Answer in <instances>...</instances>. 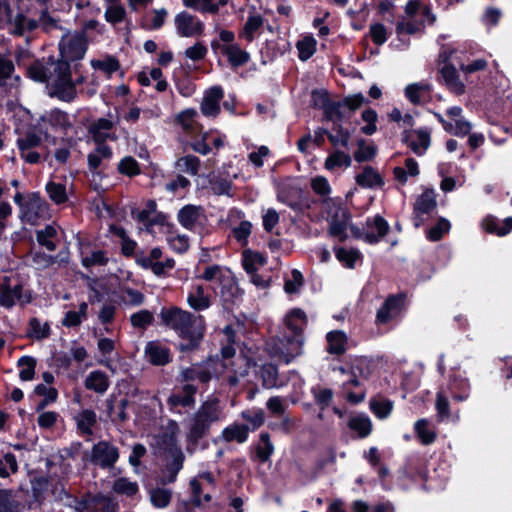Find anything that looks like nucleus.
Returning <instances> with one entry per match:
<instances>
[{
    "label": "nucleus",
    "mask_w": 512,
    "mask_h": 512,
    "mask_svg": "<svg viewBox=\"0 0 512 512\" xmlns=\"http://www.w3.org/2000/svg\"><path fill=\"white\" fill-rule=\"evenodd\" d=\"M72 69L65 60L48 59L46 65L40 62L28 69L29 76L38 82H46L48 95L60 101L72 102L76 98V85L83 82V77L72 79Z\"/></svg>",
    "instance_id": "f257e3e1"
},
{
    "label": "nucleus",
    "mask_w": 512,
    "mask_h": 512,
    "mask_svg": "<svg viewBox=\"0 0 512 512\" xmlns=\"http://www.w3.org/2000/svg\"><path fill=\"white\" fill-rule=\"evenodd\" d=\"M306 324V315L300 309L290 311L285 317V331L275 346V355L288 364L302 353V330Z\"/></svg>",
    "instance_id": "f03ea898"
},
{
    "label": "nucleus",
    "mask_w": 512,
    "mask_h": 512,
    "mask_svg": "<svg viewBox=\"0 0 512 512\" xmlns=\"http://www.w3.org/2000/svg\"><path fill=\"white\" fill-rule=\"evenodd\" d=\"M160 317L166 326L176 331L183 339L190 341L188 345H181L182 350L195 347L203 336V327L200 324L201 316H194L188 311L173 307L163 309Z\"/></svg>",
    "instance_id": "7ed1b4c3"
},
{
    "label": "nucleus",
    "mask_w": 512,
    "mask_h": 512,
    "mask_svg": "<svg viewBox=\"0 0 512 512\" xmlns=\"http://www.w3.org/2000/svg\"><path fill=\"white\" fill-rule=\"evenodd\" d=\"M223 417L222 408L216 398L204 401L187 420V440L197 443L209 431L212 424Z\"/></svg>",
    "instance_id": "20e7f679"
},
{
    "label": "nucleus",
    "mask_w": 512,
    "mask_h": 512,
    "mask_svg": "<svg viewBox=\"0 0 512 512\" xmlns=\"http://www.w3.org/2000/svg\"><path fill=\"white\" fill-rule=\"evenodd\" d=\"M434 21L435 16L428 6L419 0H410L405 6V16L396 24V33L398 35L415 34L420 32L426 23L431 24Z\"/></svg>",
    "instance_id": "39448f33"
},
{
    "label": "nucleus",
    "mask_w": 512,
    "mask_h": 512,
    "mask_svg": "<svg viewBox=\"0 0 512 512\" xmlns=\"http://www.w3.org/2000/svg\"><path fill=\"white\" fill-rule=\"evenodd\" d=\"M324 209L327 213L329 222V234L344 241L348 237L347 230L354 227L350 224L351 215L349 211L342 206L340 200L328 198L324 201Z\"/></svg>",
    "instance_id": "423d86ee"
},
{
    "label": "nucleus",
    "mask_w": 512,
    "mask_h": 512,
    "mask_svg": "<svg viewBox=\"0 0 512 512\" xmlns=\"http://www.w3.org/2000/svg\"><path fill=\"white\" fill-rule=\"evenodd\" d=\"M87 50L85 35L79 32H68L62 36L59 42L60 59L66 63H74L73 70L77 71L80 61Z\"/></svg>",
    "instance_id": "0eeeda50"
},
{
    "label": "nucleus",
    "mask_w": 512,
    "mask_h": 512,
    "mask_svg": "<svg viewBox=\"0 0 512 512\" xmlns=\"http://www.w3.org/2000/svg\"><path fill=\"white\" fill-rule=\"evenodd\" d=\"M388 230V222L380 215L368 218L362 229L351 227L353 237L363 239L369 244L379 242L387 234Z\"/></svg>",
    "instance_id": "6e6552de"
},
{
    "label": "nucleus",
    "mask_w": 512,
    "mask_h": 512,
    "mask_svg": "<svg viewBox=\"0 0 512 512\" xmlns=\"http://www.w3.org/2000/svg\"><path fill=\"white\" fill-rule=\"evenodd\" d=\"M14 4L15 0H0V25L11 34L23 35L24 16L12 9Z\"/></svg>",
    "instance_id": "1a4fd4ad"
},
{
    "label": "nucleus",
    "mask_w": 512,
    "mask_h": 512,
    "mask_svg": "<svg viewBox=\"0 0 512 512\" xmlns=\"http://www.w3.org/2000/svg\"><path fill=\"white\" fill-rule=\"evenodd\" d=\"M118 504L104 494H88L76 504L78 512H116Z\"/></svg>",
    "instance_id": "9d476101"
},
{
    "label": "nucleus",
    "mask_w": 512,
    "mask_h": 512,
    "mask_svg": "<svg viewBox=\"0 0 512 512\" xmlns=\"http://www.w3.org/2000/svg\"><path fill=\"white\" fill-rule=\"evenodd\" d=\"M118 458V448L108 441H100L93 445L90 452L91 463L98 465L103 469L113 467Z\"/></svg>",
    "instance_id": "9b49d317"
},
{
    "label": "nucleus",
    "mask_w": 512,
    "mask_h": 512,
    "mask_svg": "<svg viewBox=\"0 0 512 512\" xmlns=\"http://www.w3.org/2000/svg\"><path fill=\"white\" fill-rule=\"evenodd\" d=\"M31 294L23 292L22 284H16L13 287L9 284V279L5 278L0 284V304L5 308H12L15 304L25 305L31 302Z\"/></svg>",
    "instance_id": "f8f14e48"
},
{
    "label": "nucleus",
    "mask_w": 512,
    "mask_h": 512,
    "mask_svg": "<svg viewBox=\"0 0 512 512\" xmlns=\"http://www.w3.org/2000/svg\"><path fill=\"white\" fill-rule=\"evenodd\" d=\"M174 25L180 37L193 38L203 34L204 24L196 16L186 11L176 14Z\"/></svg>",
    "instance_id": "ddd939ff"
},
{
    "label": "nucleus",
    "mask_w": 512,
    "mask_h": 512,
    "mask_svg": "<svg viewBox=\"0 0 512 512\" xmlns=\"http://www.w3.org/2000/svg\"><path fill=\"white\" fill-rule=\"evenodd\" d=\"M177 220L185 229L193 231L204 226L206 215L201 206L188 204L179 210Z\"/></svg>",
    "instance_id": "4468645a"
},
{
    "label": "nucleus",
    "mask_w": 512,
    "mask_h": 512,
    "mask_svg": "<svg viewBox=\"0 0 512 512\" xmlns=\"http://www.w3.org/2000/svg\"><path fill=\"white\" fill-rule=\"evenodd\" d=\"M48 214L47 203L39 196L33 195L21 205V218L25 222L35 225Z\"/></svg>",
    "instance_id": "2eb2a0df"
},
{
    "label": "nucleus",
    "mask_w": 512,
    "mask_h": 512,
    "mask_svg": "<svg viewBox=\"0 0 512 512\" xmlns=\"http://www.w3.org/2000/svg\"><path fill=\"white\" fill-rule=\"evenodd\" d=\"M217 366H219V362L213 360H209L204 364H194L183 369L181 377L184 381L198 380L202 383H207L212 379Z\"/></svg>",
    "instance_id": "dca6fc26"
},
{
    "label": "nucleus",
    "mask_w": 512,
    "mask_h": 512,
    "mask_svg": "<svg viewBox=\"0 0 512 512\" xmlns=\"http://www.w3.org/2000/svg\"><path fill=\"white\" fill-rule=\"evenodd\" d=\"M437 202L433 189H426L414 204V225L419 227L424 223V216L436 209Z\"/></svg>",
    "instance_id": "f3484780"
},
{
    "label": "nucleus",
    "mask_w": 512,
    "mask_h": 512,
    "mask_svg": "<svg viewBox=\"0 0 512 512\" xmlns=\"http://www.w3.org/2000/svg\"><path fill=\"white\" fill-rule=\"evenodd\" d=\"M224 96L220 86H213L205 91L200 110L207 117H216L220 112V101Z\"/></svg>",
    "instance_id": "a211bd4d"
},
{
    "label": "nucleus",
    "mask_w": 512,
    "mask_h": 512,
    "mask_svg": "<svg viewBox=\"0 0 512 512\" xmlns=\"http://www.w3.org/2000/svg\"><path fill=\"white\" fill-rule=\"evenodd\" d=\"M114 121L110 118H99L89 126V133L96 144H104L106 140H116L113 132Z\"/></svg>",
    "instance_id": "6ab92c4d"
},
{
    "label": "nucleus",
    "mask_w": 512,
    "mask_h": 512,
    "mask_svg": "<svg viewBox=\"0 0 512 512\" xmlns=\"http://www.w3.org/2000/svg\"><path fill=\"white\" fill-rule=\"evenodd\" d=\"M404 141L415 154L422 156L430 146V132L427 129L407 132Z\"/></svg>",
    "instance_id": "aec40b11"
},
{
    "label": "nucleus",
    "mask_w": 512,
    "mask_h": 512,
    "mask_svg": "<svg viewBox=\"0 0 512 512\" xmlns=\"http://www.w3.org/2000/svg\"><path fill=\"white\" fill-rule=\"evenodd\" d=\"M402 296H390L377 311L376 321L379 324H386L396 318L402 309Z\"/></svg>",
    "instance_id": "412c9836"
},
{
    "label": "nucleus",
    "mask_w": 512,
    "mask_h": 512,
    "mask_svg": "<svg viewBox=\"0 0 512 512\" xmlns=\"http://www.w3.org/2000/svg\"><path fill=\"white\" fill-rule=\"evenodd\" d=\"M219 366L230 370V374L227 376V381L230 386H236L240 379L244 378L248 374L250 361L244 356H238L229 364H221L219 362Z\"/></svg>",
    "instance_id": "4be33fe9"
},
{
    "label": "nucleus",
    "mask_w": 512,
    "mask_h": 512,
    "mask_svg": "<svg viewBox=\"0 0 512 512\" xmlns=\"http://www.w3.org/2000/svg\"><path fill=\"white\" fill-rule=\"evenodd\" d=\"M145 356L153 365L161 366L170 361L169 349L157 341H151L146 344Z\"/></svg>",
    "instance_id": "5701e85b"
},
{
    "label": "nucleus",
    "mask_w": 512,
    "mask_h": 512,
    "mask_svg": "<svg viewBox=\"0 0 512 512\" xmlns=\"http://www.w3.org/2000/svg\"><path fill=\"white\" fill-rule=\"evenodd\" d=\"M187 303L193 310L203 311L211 306V299L202 285H194L188 293Z\"/></svg>",
    "instance_id": "b1692460"
},
{
    "label": "nucleus",
    "mask_w": 512,
    "mask_h": 512,
    "mask_svg": "<svg viewBox=\"0 0 512 512\" xmlns=\"http://www.w3.org/2000/svg\"><path fill=\"white\" fill-rule=\"evenodd\" d=\"M362 364L361 360H356L349 368H338V371L345 377L342 382L344 390H350L352 387L360 386V378L364 376V371L361 368Z\"/></svg>",
    "instance_id": "393cba45"
},
{
    "label": "nucleus",
    "mask_w": 512,
    "mask_h": 512,
    "mask_svg": "<svg viewBox=\"0 0 512 512\" xmlns=\"http://www.w3.org/2000/svg\"><path fill=\"white\" fill-rule=\"evenodd\" d=\"M197 392V387L192 384H185L181 391L175 392L171 394L168 398V403L172 407L182 406V407H190L195 403V394Z\"/></svg>",
    "instance_id": "a878e982"
},
{
    "label": "nucleus",
    "mask_w": 512,
    "mask_h": 512,
    "mask_svg": "<svg viewBox=\"0 0 512 512\" xmlns=\"http://www.w3.org/2000/svg\"><path fill=\"white\" fill-rule=\"evenodd\" d=\"M441 76L448 89L456 95L465 92V85L460 80V76L453 65H444L441 69Z\"/></svg>",
    "instance_id": "bb28decb"
},
{
    "label": "nucleus",
    "mask_w": 512,
    "mask_h": 512,
    "mask_svg": "<svg viewBox=\"0 0 512 512\" xmlns=\"http://www.w3.org/2000/svg\"><path fill=\"white\" fill-rule=\"evenodd\" d=\"M221 53L227 57L229 64L233 67L245 65L250 60V55L241 49L238 44H226L221 46Z\"/></svg>",
    "instance_id": "cd10ccee"
},
{
    "label": "nucleus",
    "mask_w": 512,
    "mask_h": 512,
    "mask_svg": "<svg viewBox=\"0 0 512 512\" xmlns=\"http://www.w3.org/2000/svg\"><path fill=\"white\" fill-rule=\"evenodd\" d=\"M197 111L195 109H186L178 114L177 122L187 135L193 137L202 132V126L195 120Z\"/></svg>",
    "instance_id": "c85d7f7f"
},
{
    "label": "nucleus",
    "mask_w": 512,
    "mask_h": 512,
    "mask_svg": "<svg viewBox=\"0 0 512 512\" xmlns=\"http://www.w3.org/2000/svg\"><path fill=\"white\" fill-rule=\"evenodd\" d=\"M171 461L166 465V475L163 479V483H173L176 480L178 472L183 467L184 454L180 448L175 447L171 449Z\"/></svg>",
    "instance_id": "c756f323"
},
{
    "label": "nucleus",
    "mask_w": 512,
    "mask_h": 512,
    "mask_svg": "<svg viewBox=\"0 0 512 512\" xmlns=\"http://www.w3.org/2000/svg\"><path fill=\"white\" fill-rule=\"evenodd\" d=\"M112 155V150L108 145L101 143L97 144L96 148L87 156L90 170H97L105 161L110 160Z\"/></svg>",
    "instance_id": "7c9ffc66"
},
{
    "label": "nucleus",
    "mask_w": 512,
    "mask_h": 512,
    "mask_svg": "<svg viewBox=\"0 0 512 512\" xmlns=\"http://www.w3.org/2000/svg\"><path fill=\"white\" fill-rule=\"evenodd\" d=\"M326 339L328 342L327 351L330 354H343L347 349L348 337L340 330H335L327 333Z\"/></svg>",
    "instance_id": "2f4dec72"
},
{
    "label": "nucleus",
    "mask_w": 512,
    "mask_h": 512,
    "mask_svg": "<svg viewBox=\"0 0 512 512\" xmlns=\"http://www.w3.org/2000/svg\"><path fill=\"white\" fill-rule=\"evenodd\" d=\"M482 226L489 233L504 236L512 230V217H508L503 221H499L493 217H487L483 221Z\"/></svg>",
    "instance_id": "473e14b6"
},
{
    "label": "nucleus",
    "mask_w": 512,
    "mask_h": 512,
    "mask_svg": "<svg viewBox=\"0 0 512 512\" xmlns=\"http://www.w3.org/2000/svg\"><path fill=\"white\" fill-rule=\"evenodd\" d=\"M219 284L221 285L220 295L224 303L232 302L238 293V286L231 271L222 276Z\"/></svg>",
    "instance_id": "72a5a7b5"
},
{
    "label": "nucleus",
    "mask_w": 512,
    "mask_h": 512,
    "mask_svg": "<svg viewBox=\"0 0 512 512\" xmlns=\"http://www.w3.org/2000/svg\"><path fill=\"white\" fill-rule=\"evenodd\" d=\"M348 427L355 431L360 438H365L372 431V422L368 416L360 414L349 419Z\"/></svg>",
    "instance_id": "f704fd0d"
},
{
    "label": "nucleus",
    "mask_w": 512,
    "mask_h": 512,
    "mask_svg": "<svg viewBox=\"0 0 512 512\" xmlns=\"http://www.w3.org/2000/svg\"><path fill=\"white\" fill-rule=\"evenodd\" d=\"M356 182L363 188H375L383 184L381 176L369 166L365 167L363 172L356 176Z\"/></svg>",
    "instance_id": "c9c22d12"
},
{
    "label": "nucleus",
    "mask_w": 512,
    "mask_h": 512,
    "mask_svg": "<svg viewBox=\"0 0 512 512\" xmlns=\"http://www.w3.org/2000/svg\"><path fill=\"white\" fill-rule=\"evenodd\" d=\"M264 19L261 15L250 12L247 21L240 33L248 42H252L255 38V33L262 27Z\"/></svg>",
    "instance_id": "e433bc0d"
},
{
    "label": "nucleus",
    "mask_w": 512,
    "mask_h": 512,
    "mask_svg": "<svg viewBox=\"0 0 512 512\" xmlns=\"http://www.w3.org/2000/svg\"><path fill=\"white\" fill-rule=\"evenodd\" d=\"M77 427L82 434L92 435L93 426L96 424L97 417L92 410H83L75 417Z\"/></svg>",
    "instance_id": "4c0bfd02"
},
{
    "label": "nucleus",
    "mask_w": 512,
    "mask_h": 512,
    "mask_svg": "<svg viewBox=\"0 0 512 512\" xmlns=\"http://www.w3.org/2000/svg\"><path fill=\"white\" fill-rule=\"evenodd\" d=\"M43 124H49L53 128H65L70 126L69 116L59 109L51 110L40 118Z\"/></svg>",
    "instance_id": "58836bf2"
},
{
    "label": "nucleus",
    "mask_w": 512,
    "mask_h": 512,
    "mask_svg": "<svg viewBox=\"0 0 512 512\" xmlns=\"http://www.w3.org/2000/svg\"><path fill=\"white\" fill-rule=\"evenodd\" d=\"M85 386L97 393H104L109 387V381L105 373L93 371L87 376Z\"/></svg>",
    "instance_id": "ea45409f"
},
{
    "label": "nucleus",
    "mask_w": 512,
    "mask_h": 512,
    "mask_svg": "<svg viewBox=\"0 0 512 512\" xmlns=\"http://www.w3.org/2000/svg\"><path fill=\"white\" fill-rule=\"evenodd\" d=\"M242 256L243 267L247 273L256 272L260 267L264 266L266 263V259L261 253L249 249L244 250Z\"/></svg>",
    "instance_id": "a19ab883"
},
{
    "label": "nucleus",
    "mask_w": 512,
    "mask_h": 512,
    "mask_svg": "<svg viewBox=\"0 0 512 512\" xmlns=\"http://www.w3.org/2000/svg\"><path fill=\"white\" fill-rule=\"evenodd\" d=\"M248 437V427L245 425L233 424L222 431V438L227 442L237 441L243 443Z\"/></svg>",
    "instance_id": "79ce46f5"
},
{
    "label": "nucleus",
    "mask_w": 512,
    "mask_h": 512,
    "mask_svg": "<svg viewBox=\"0 0 512 512\" xmlns=\"http://www.w3.org/2000/svg\"><path fill=\"white\" fill-rule=\"evenodd\" d=\"M50 335V326L47 322H41L38 318L29 321L27 336L34 340H43Z\"/></svg>",
    "instance_id": "37998d69"
},
{
    "label": "nucleus",
    "mask_w": 512,
    "mask_h": 512,
    "mask_svg": "<svg viewBox=\"0 0 512 512\" xmlns=\"http://www.w3.org/2000/svg\"><path fill=\"white\" fill-rule=\"evenodd\" d=\"M18 470V461L13 453L7 452L0 458V478H9L12 474H16Z\"/></svg>",
    "instance_id": "c03bdc74"
},
{
    "label": "nucleus",
    "mask_w": 512,
    "mask_h": 512,
    "mask_svg": "<svg viewBox=\"0 0 512 512\" xmlns=\"http://www.w3.org/2000/svg\"><path fill=\"white\" fill-rule=\"evenodd\" d=\"M414 430L423 445H430L436 439V432L429 428L427 419H419L414 424Z\"/></svg>",
    "instance_id": "a18cd8bd"
},
{
    "label": "nucleus",
    "mask_w": 512,
    "mask_h": 512,
    "mask_svg": "<svg viewBox=\"0 0 512 512\" xmlns=\"http://www.w3.org/2000/svg\"><path fill=\"white\" fill-rule=\"evenodd\" d=\"M175 165L179 171L195 176L200 170L201 162L194 155H186L179 158Z\"/></svg>",
    "instance_id": "49530a36"
},
{
    "label": "nucleus",
    "mask_w": 512,
    "mask_h": 512,
    "mask_svg": "<svg viewBox=\"0 0 512 512\" xmlns=\"http://www.w3.org/2000/svg\"><path fill=\"white\" fill-rule=\"evenodd\" d=\"M112 491L119 495L131 497L139 491L137 482H133L125 477H120L113 482Z\"/></svg>",
    "instance_id": "de8ad7c7"
},
{
    "label": "nucleus",
    "mask_w": 512,
    "mask_h": 512,
    "mask_svg": "<svg viewBox=\"0 0 512 512\" xmlns=\"http://www.w3.org/2000/svg\"><path fill=\"white\" fill-rule=\"evenodd\" d=\"M88 304L82 302L79 305L78 311H68L63 320L62 325L65 327H76L79 326L84 319L87 318Z\"/></svg>",
    "instance_id": "09e8293b"
},
{
    "label": "nucleus",
    "mask_w": 512,
    "mask_h": 512,
    "mask_svg": "<svg viewBox=\"0 0 512 512\" xmlns=\"http://www.w3.org/2000/svg\"><path fill=\"white\" fill-rule=\"evenodd\" d=\"M430 86L428 84L422 83H413L406 87L405 94L406 97L413 104H419L422 102L423 98L429 93Z\"/></svg>",
    "instance_id": "8fccbe9b"
},
{
    "label": "nucleus",
    "mask_w": 512,
    "mask_h": 512,
    "mask_svg": "<svg viewBox=\"0 0 512 512\" xmlns=\"http://www.w3.org/2000/svg\"><path fill=\"white\" fill-rule=\"evenodd\" d=\"M150 501L156 508H166L172 499V491L166 488H155L150 491Z\"/></svg>",
    "instance_id": "3c124183"
},
{
    "label": "nucleus",
    "mask_w": 512,
    "mask_h": 512,
    "mask_svg": "<svg viewBox=\"0 0 512 512\" xmlns=\"http://www.w3.org/2000/svg\"><path fill=\"white\" fill-rule=\"evenodd\" d=\"M351 157L343 151H335L325 160V168L333 170L340 167H349L351 165Z\"/></svg>",
    "instance_id": "603ef678"
},
{
    "label": "nucleus",
    "mask_w": 512,
    "mask_h": 512,
    "mask_svg": "<svg viewBox=\"0 0 512 512\" xmlns=\"http://www.w3.org/2000/svg\"><path fill=\"white\" fill-rule=\"evenodd\" d=\"M350 132L340 124H335L333 131L328 133V139L334 146L347 148L350 142Z\"/></svg>",
    "instance_id": "864d4df0"
},
{
    "label": "nucleus",
    "mask_w": 512,
    "mask_h": 512,
    "mask_svg": "<svg viewBox=\"0 0 512 512\" xmlns=\"http://www.w3.org/2000/svg\"><path fill=\"white\" fill-rule=\"evenodd\" d=\"M18 367L20 368L19 377L23 381H30L35 374L36 360L30 356H22L18 360Z\"/></svg>",
    "instance_id": "5fc2aeb1"
},
{
    "label": "nucleus",
    "mask_w": 512,
    "mask_h": 512,
    "mask_svg": "<svg viewBox=\"0 0 512 512\" xmlns=\"http://www.w3.org/2000/svg\"><path fill=\"white\" fill-rule=\"evenodd\" d=\"M260 378L265 388H274L278 383V370L273 364H264L260 369Z\"/></svg>",
    "instance_id": "6e6d98bb"
},
{
    "label": "nucleus",
    "mask_w": 512,
    "mask_h": 512,
    "mask_svg": "<svg viewBox=\"0 0 512 512\" xmlns=\"http://www.w3.org/2000/svg\"><path fill=\"white\" fill-rule=\"evenodd\" d=\"M435 408L440 421L450 417V404L446 392L440 388L436 394Z\"/></svg>",
    "instance_id": "4d7b16f0"
},
{
    "label": "nucleus",
    "mask_w": 512,
    "mask_h": 512,
    "mask_svg": "<svg viewBox=\"0 0 512 512\" xmlns=\"http://www.w3.org/2000/svg\"><path fill=\"white\" fill-rule=\"evenodd\" d=\"M57 234L56 228L54 226L48 225L44 229L37 231L36 239L38 243L44 247H46L49 251H54L56 249V244L51 241Z\"/></svg>",
    "instance_id": "13d9d810"
},
{
    "label": "nucleus",
    "mask_w": 512,
    "mask_h": 512,
    "mask_svg": "<svg viewBox=\"0 0 512 512\" xmlns=\"http://www.w3.org/2000/svg\"><path fill=\"white\" fill-rule=\"evenodd\" d=\"M299 58L302 61L308 60L316 51V40L312 36H305L296 45Z\"/></svg>",
    "instance_id": "bf43d9fd"
},
{
    "label": "nucleus",
    "mask_w": 512,
    "mask_h": 512,
    "mask_svg": "<svg viewBox=\"0 0 512 512\" xmlns=\"http://www.w3.org/2000/svg\"><path fill=\"white\" fill-rule=\"evenodd\" d=\"M42 142L40 134L35 131H28L22 137L18 138L17 146L19 150H32L38 147Z\"/></svg>",
    "instance_id": "052dcab7"
},
{
    "label": "nucleus",
    "mask_w": 512,
    "mask_h": 512,
    "mask_svg": "<svg viewBox=\"0 0 512 512\" xmlns=\"http://www.w3.org/2000/svg\"><path fill=\"white\" fill-rule=\"evenodd\" d=\"M257 456L262 462L269 460L270 456L274 452V446L270 441L268 433H261L260 441L256 448Z\"/></svg>",
    "instance_id": "680f3d73"
},
{
    "label": "nucleus",
    "mask_w": 512,
    "mask_h": 512,
    "mask_svg": "<svg viewBox=\"0 0 512 512\" xmlns=\"http://www.w3.org/2000/svg\"><path fill=\"white\" fill-rule=\"evenodd\" d=\"M209 185H210L211 191L215 195L231 196V193H230L231 187H232L231 181H229L225 178H222L220 176H211V178L209 180Z\"/></svg>",
    "instance_id": "e2e57ef3"
},
{
    "label": "nucleus",
    "mask_w": 512,
    "mask_h": 512,
    "mask_svg": "<svg viewBox=\"0 0 512 512\" xmlns=\"http://www.w3.org/2000/svg\"><path fill=\"white\" fill-rule=\"evenodd\" d=\"M125 17L126 10L121 3L105 7L104 18L108 23L115 25L122 22Z\"/></svg>",
    "instance_id": "0e129e2a"
},
{
    "label": "nucleus",
    "mask_w": 512,
    "mask_h": 512,
    "mask_svg": "<svg viewBox=\"0 0 512 512\" xmlns=\"http://www.w3.org/2000/svg\"><path fill=\"white\" fill-rule=\"evenodd\" d=\"M151 14L152 15L150 18L147 17L145 19L146 23L143 26L148 30H157L161 28L164 25L165 19L168 15L167 10L165 8L154 9L152 10Z\"/></svg>",
    "instance_id": "69168bd1"
},
{
    "label": "nucleus",
    "mask_w": 512,
    "mask_h": 512,
    "mask_svg": "<svg viewBox=\"0 0 512 512\" xmlns=\"http://www.w3.org/2000/svg\"><path fill=\"white\" fill-rule=\"evenodd\" d=\"M358 148L354 153V159L357 162L370 161L376 155V147L367 145L364 139L357 142Z\"/></svg>",
    "instance_id": "338daca9"
},
{
    "label": "nucleus",
    "mask_w": 512,
    "mask_h": 512,
    "mask_svg": "<svg viewBox=\"0 0 512 512\" xmlns=\"http://www.w3.org/2000/svg\"><path fill=\"white\" fill-rule=\"evenodd\" d=\"M0 512H19V504L9 489H0Z\"/></svg>",
    "instance_id": "774afa93"
}]
</instances>
